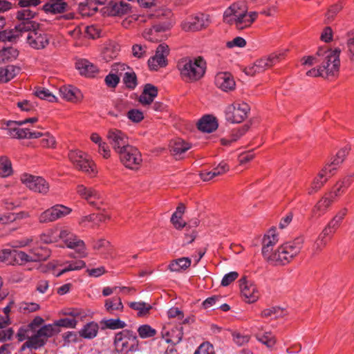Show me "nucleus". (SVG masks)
Wrapping results in <instances>:
<instances>
[{"mask_svg":"<svg viewBox=\"0 0 354 354\" xmlns=\"http://www.w3.org/2000/svg\"><path fill=\"white\" fill-rule=\"evenodd\" d=\"M223 21L234 26L237 30L249 28L258 19L259 12L248 11L244 2H236L230 6L223 13Z\"/></svg>","mask_w":354,"mask_h":354,"instance_id":"nucleus-1","label":"nucleus"},{"mask_svg":"<svg viewBox=\"0 0 354 354\" xmlns=\"http://www.w3.org/2000/svg\"><path fill=\"white\" fill-rule=\"evenodd\" d=\"M57 333V330H56L55 326L48 324L44 325L37 330L20 328L17 333V337L20 342L26 339V342L21 346V351H24L26 348L37 350L44 346L48 338L53 337Z\"/></svg>","mask_w":354,"mask_h":354,"instance_id":"nucleus-2","label":"nucleus"},{"mask_svg":"<svg viewBox=\"0 0 354 354\" xmlns=\"http://www.w3.org/2000/svg\"><path fill=\"white\" fill-rule=\"evenodd\" d=\"M304 243L303 236H298L283 243L274 251L271 263L276 266L288 264L299 254Z\"/></svg>","mask_w":354,"mask_h":354,"instance_id":"nucleus-3","label":"nucleus"},{"mask_svg":"<svg viewBox=\"0 0 354 354\" xmlns=\"http://www.w3.org/2000/svg\"><path fill=\"white\" fill-rule=\"evenodd\" d=\"M178 68L183 80L195 82L204 75L206 62L201 57L186 59L178 62Z\"/></svg>","mask_w":354,"mask_h":354,"instance_id":"nucleus-4","label":"nucleus"},{"mask_svg":"<svg viewBox=\"0 0 354 354\" xmlns=\"http://www.w3.org/2000/svg\"><path fill=\"white\" fill-rule=\"evenodd\" d=\"M68 157L74 167L82 171L91 177H94L97 174L95 164L84 152L78 149L70 150Z\"/></svg>","mask_w":354,"mask_h":354,"instance_id":"nucleus-5","label":"nucleus"},{"mask_svg":"<svg viewBox=\"0 0 354 354\" xmlns=\"http://www.w3.org/2000/svg\"><path fill=\"white\" fill-rule=\"evenodd\" d=\"M115 350L122 354H128L138 349V340L136 334L129 330L118 333L114 339Z\"/></svg>","mask_w":354,"mask_h":354,"instance_id":"nucleus-6","label":"nucleus"},{"mask_svg":"<svg viewBox=\"0 0 354 354\" xmlns=\"http://www.w3.org/2000/svg\"><path fill=\"white\" fill-rule=\"evenodd\" d=\"M339 48L335 50H325L319 48L317 52V57H322L321 66L328 76L333 75L338 72L340 65Z\"/></svg>","mask_w":354,"mask_h":354,"instance_id":"nucleus-7","label":"nucleus"},{"mask_svg":"<svg viewBox=\"0 0 354 354\" xmlns=\"http://www.w3.org/2000/svg\"><path fill=\"white\" fill-rule=\"evenodd\" d=\"M284 53L276 52L268 57H262L249 64L244 68V73L249 76L261 73L278 63L283 57Z\"/></svg>","mask_w":354,"mask_h":354,"instance_id":"nucleus-8","label":"nucleus"},{"mask_svg":"<svg viewBox=\"0 0 354 354\" xmlns=\"http://www.w3.org/2000/svg\"><path fill=\"white\" fill-rule=\"evenodd\" d=\"M59 241H62L66 248L75 250L79 257L84 258L87 256L84 241L80 239L70 229L66 227H60Z\"/></svg>","mask_w":354,"mask_h":354,"instance_id":"nucleus-9","label":"nucleus"},{"mask_svg":"<svg viewBox=\"0 0 354 354\" xmlns=\"http://www.w3.org/2000/svg\"><path fill=\"white\" fill-rule=\"evenodd\" d=\"M50 256V251L46 247H37L29 250L26 253L21 250L15 251L14 266H22L30 262L45 261Z\"/></svg>","mask_w":354,"mask_h":354,"instance_id":"nucleus-10","label":"nucleus"},{"mask_svg":"<svg viewBox=\"0 0 354 354\" xmlns=\"http://www.w3.org/2000/svg\"><path fill=\"white\" fill-rule=\"evenodd\" d=\"M121 162L130 169H138L142 162L140 151L132 145H129L118 153Z\"/></svg>","mask_w":354,"mask_h":354,"instance_id":"nucleus-11","label":"nucleus"},{"mask_svg":"<svg viewBox=\"0 0 354 354\" xmlns=\"http://www.w3.org/2000/svg\"><path fill=\"white\" fill-rule=\"evenodd\" d=\"M250 110L249 104L242 101H236L227 106L225 117L232 123H240L247 117Z\"/></svg>","mask_w":354,"mask_h":354,"instance_id":"nucleus-12","label":"nucleus"},{"mask_svg":"<svg viewBox=\"0 0 354 354\" xmlns=\"http://www.w3.org/2000/svg\"><path fill=\"white\" fill-rule=\"evenodd\" d=\"M71 212V208L57 204L41 212L39 215L38 221L40 223H50L65 217Z\"/></svg>","mask_w":354,"mask_h":354,"instance_id":"nucleus-13","label":"nucleus"},{"mask_svg":"<svg viewBox=\"0 0 354 354\" xmlns=\"http://www.w3.org/2000/svg\"><path fill=\"white\" fill-rule=\"evenodd\" d=\"M77 194L91 206L100 209L104 203L103 195L93 187H86L82 184L76 187Z\"/></svg>","mask_w":354,"mask_h":354,"instance_id":"nucleus-14","label":"nucleus"},{"mask_svg":"<svg viewBox=\"0 0 354 354\" xmlns=\"http://www.w3.org/2000/svg\"><path fill=\"white\" fill-rule=\"evenodd\" d=\"M20 179L24 185L35 192L46 195L49 192V183L43 177L24 174Z\"/></svg>","mask_w":354,"mask_h":354,"instance_id":"nucleus-15","label":"nucleus"},{"mask_svg":"<svg viewBox=\"0 0 354 354\" xmlns=\"http://www.w3.org/2000/svg\"><path fill=\"white\" fill-rule=\"evenodd\" d=\"M183 326L181 323L175 324L172 322L165 324L161 330L162 338L167 343L178 344L183 337Z\"/></svg>","mask_w":354,"mask_h":354,"instance_id":"nucleus-16","label":"nucleus"},{"mask_svg":"<svg viewBox=\"0 0 354 354\" xmlns=\"http://www.w3.org/2000/svg\"><path fill=\"white\" fill-rule=\"evenodd\" d=\"M27 32L26 41L28 45L35 49H43L49 44V36L40 29L31 28Z\"/></svg>","mask_w":354,"mask_h":354,"instance_id":"nucleus-17","label":"nucleus"},{"mask_svg":"<svg viewBox=\"0 0 354 354\" xmlns=\"http://www.w3.org/2000/svg\"><path fill=\"white\" fill-rule=\"evenodd\" d=\"M106 138L118 154L130 145L127 135L117 129H110L107 132Z\"/></svg>","mask_w":354,"mask_h":354,"instance_id":"nucleus-18","label":"nucleus"},{"mask_svg":"<svg viewBox=\"0 0 354 354\" xmlns=\"http://www.w3.org/2000/svg\"><path fill=\"white\" fill-rule=\"evenodd\" d=\"M240 288L242 296L247 303H254L261 296V292L257 284L246 278L240 280Z\"/></svg>","mask_w":354,"mask_h":354,"instance_id":"nucleus-19","label":"nucleus"},{"mask_svg":"<svg viewBox=\"0 0 354 354\" xmlns=\"http://www.w3.org/2000/svg\"><path fill=\"white\" fill-rule=\"evenodd\" d=\"M209 24L210 19L208 15L198 14L185 20L181 27L185 31H197L207 27Z\"/></svg>","mask_w":354,"mask_h":354,"instance_id":"nucleus-20","label":"nucleus"},{"mask_svg":"<svg viewBox=\"0 0 354 354\" xmlns=\"http://www.w3.org/2000/svg\"><path fill=\"white\" fill-rule=\"evenodd\" d=\"M278 241V234L274 228L269 230L263 239L262 254L270 263H272L273 259V247Z\"/></svg>","mask_w":354,"mask_h":354,"instance_id":"nucleus-21","label":"nucleus"},{"mask_svg":"<svg viewBox=\"0 0 354 354\" xmlns=\"http://www.w3.org/2000/svg\"><path fill=\"white\" fill-rule=\"evenodd\" d=\"M32 27L30 23L19 24L15 28L5 30L0 32V41L15 42L21 37L26 31L30 30Z\"/></svg>","mask_w":354,"mask_h":354,"instance_id":"nucleus-22","label":"nucleus"},{"mask_svg":"<svg viewBox=\"0 0 354 354\" xmlns=\"http://www.w3.org/2000/svg\"><path fill=\"white\" fill-rule=\"evenodd\" d=\"M333 169H328V167L324 166L317 176L314 178L310 185L307 187L306 190L308 194L313 195L317 193L328 180L334 175L333 173Z\"/></svg>","mask_w":354,"mask_h":354,"instance_id":"nucleus-23","label":"nucleus"},{"mask_svg":"<svg viewBox=\"0 0 354 354\" xmlns=\"http://www.w3.org/2000/svg\"><path fill=\"white\" fill-rule=\"evenodd\" d=\"M168 55V46L165 44H160L156 49L155 55L148 60L150 69L157 71L158 68L165 66Z\"/></svg>","mask_w":354,"mask_h":354,"instance_id":"nucleus-24","label":"nucleus"},{"mask_svg":"<svg viewBox=\"0 0 354 354\" xmlns=\"http://www.w3.org/2000/svg\"><path fill=\"white\" fill-rule=\"evenodd\" d=\"M57 270H55L54 274L58 277L66 272L83 269L86 267V263L81 259L70 260L63 262L59 261L57 263Z\"/></svg>","mask_w":354,"mask_h":354,"instance_id":"nucleus-25","label":"nucleus"},{"mask_svg":"<svg viewBox=\"0 0 354 354\" xmlns=\"http://www.w3.org/2000/svg\"><path fill=\"white\" fill-rule=\"evenodd\" d=\"M215 84L221 90L228 92L235 88V81L233 76L227 72H220L215 76Z\"/></svg>","mask_w":354,"mask_h":354,"instance_id":"nucleus-26","label":"nucleus"},{"mask_svg":"<svg viewBox=\"0 0 354 354\" xmlns=\"http://www.w3.org/2000/svg\"><path fill=\"white\" fill-rule=\"evenodd\" d=\"M333 233L324 227L312 246L313 255H317L326 246L329 240L331 239Z\"/></svg>","mask_w":354,"mask_h":354,"instance_id":"nucleus-27","label":"nucleus"},{"mask_svg":"<svg viewBox=\"0 0 354 354\" xmlns=\"http://www.w3.org/2000/svg\"><path fill=\"white\" fill-rule=\"evenodd\" d=\"M59 94L63 99L71 102H77L83 97L80 90L71 85L61 86Z\"/></svg>","mask_w":354,"mask_h":354,"instance_id":"nucleus-28","label":"nucleus"},{"mask_svg":"<svg viewBox=\"0 0 354 354\" xmlns=\"http://www.w3.org/2000/svg\"><path fill=\"white\" fill-rule=\"evenodd\" d=\"M334 201L328 194H325L314 206L312 211L313 215L317 217L324 215Z\"/></svg>","mask_w":354,"mask_h":354,"instance_id":"nucleus-29","label":"nucleus"},{"mask_svg":"<svg viewBox=\"0 0 354 354\" xmlns=\"http://www.w3.org/2000/svg\"><path fill=\"white\" fill-rule=\"evenodd\" d=\"M353 182V176H347L342 180L337 182L333 187V189L328 193L330 196L335 201L337 198L342 196L346 190V189L351 185Z\"/></svg>","mask_w":354,"mask_h":354,"instance_id":"nucleus-30","label":"nucleus"},{"mask_svg":"<svg viewBox=\"0 0 354 354\" xmlns=\"http://www.w3.org/2000/svg\"><path fill=\"white\" fill-rule=\"evenodd\" d=\"M350 151L349 147H344L340 149L336 153L335 156L331 158L330 162L325 166L328 167V169H334L333 173L335 174L339 167L340 165L344 161Z\"/></svg>","mask_w":354,"mask_h":354,"instance_id":"nucleus-31","label":"nucleus"},{"mask_svg":"<svg viewBox=\"0 0 354 354\" xmlns=\"http://www.w3.org/2000/svg\"><path fill=\"white\" fill-rule=\"evenodd\" d=\"M157 95V88L151 84H147L139 97V102L143 105H149L153 102Z\"/></svg>","mask_w":354,"mask_h":354,"instance_id":"nucleus-32","label":"nucleus"},{"mask_svg":"<svg viewBox=\"0 0 354 354\" xmlns=\"http://www.w3.org/2000/svg\"><path fill=\"white\" fill-rule=\"evenodd\" d=\"M7 125L8 127L7 134L10 137L17 139L27 138L29 129L17 127L18 125L17 121H8Z\"/></svg>","mask_w":354,"mask_h":354,"instance_id":"nucleus-33","label":"nucleus"},{"mask_svg":"<svg viewBox=\"0 0 354 354\" xmlns=\"http://www.w3.org/2000/svg\"><path fill=\"white\" fill-rule=\"evenodd\" d=\"M198 128L203 132L211 133L218 128V122L215 117L205 115L198 121Z\"/></svg>","mask_w":354,"mask_h":354,"instance_id":"nucleus-34","label":"nucleus"},{"mask_svg":"<svg viewBox=\"0 0 354 354\" xmlns=\"http://www.w3.org/2000/svg\"><path fill=\"white\" fill-rule=\"evenodd\" d=\"M60 227L54 226L44 232L39 236L40 241L46 244L56 243L59 241Z\"/></svg>","mask_w":354,"mask_h":354,"instance_id":"nucleus-35","label":"nucleus"},{"mask_svg":"<svg viewBox=\"0 0 354 354\" xmlns=\"http://www.w3.org/2000/svg\"><path fill=\"white\" fill-rule=\"evenodd\" d=\"M20 71V68L14 65L0 67V83H7L12 80Z\"/></svg>","mask_w":354,"mask_h":354,"instance_id":"nucleus-36","label":"nucleus"},{"mask_svg":"<svg viewBox=\"0 0 354 354\" xmlns=\"http://www.w3.org/2000/svg\"><path fill=\"white\" fill-rule=\"evenodd\" d=\"M120 50V46L115 43H110L106 45L102 53V59L109 62L117 58Z\"/></svg>","mask_w":354,"mask_h":354,"instance_id":"nucleus-37","label":"nucleus"},{"mask_svg":"<svg viewBox=\"0 0 354 354\" xmlns=\"http://www.w3.org/2000/svg\"><path fill=\"white\" fill-rule=\"evenodd\" d=\"M171 151L176 158H180V156L190 149L191 145L180 138L174 140L171 145Z\"/></svg>","mask_w":354,"mask_h":354,"instance_id":"nucleus-38","label":"nucleus"},{"mask_svg":"<svg viewBox=\"0 0 354 354\" xmlns=\"http://www.w3.org/2000/svg\"><path fill=\"white\" fill-rule=\"evenodd\" d=\"M29 8L30 7H28L18 10L16 14V18L19 21H21V24L30 23L32 25V28H34L37 26V24L35 22L31 21V19L35 18L37 12Z\"/></svg>","mask_w":354,"mask_h":354,"instance_id":"nucleus-39","label":"nucleus"},{"mask_svg":"<svg viewBox=\"0 0 354 354\" xmlns=\"http://www.w3.org/2000/svg\"><path fill=\"white\" fill-rule=\"evenodd\" d=\"M348 209L346 207L340 209L333 218L325 226L328 230H330L333 234L336 232L340 226L342 221L347 214Z\"/></svg>","mask_w":354,"mask_h":354,"instance_id":"nucleus-40","label":"nucleus"},{"mask_svg":"<svg viewBox=\"0 0 354 354\" xmlns=\"http://www.w3.org/2000/svg\"><path fill=\"white\" fill-rule=\"evenodd\" d=\"M192 261L189 257H181L171 261L169 269L171 272H180L191 266Z\"/></svg>","mask_w":354,"mask_h":354,"instance_id":"nucleus-41","label":"nucleus"},{"mask_svg":"<svg viewBox=\"0 0 354 354\" xmlns=\"http://www.w3.org/2000/svg\"><path fill=\"white\" fill-rule=\"evenodd\" d=\"M98 330V324L94 322H91L84 325L79 333L82 337L91 339L97 336Z\"/></svg>","mask_w":354,"mask_h":354,"instance_id":"nucleus-42","label":"nucleus"},{"mask_svg":"<svg viewBox=\"0 0 354 354\" xmlns=\"http://www.w3.org/2000/svg\"><path fill=\"white\" fill-rule=\"evenodd\" d=\"M64 314L67 316L72 317L73 319L79 321L84 320L87 317L91 315V311L87 309L80 308H69L65 309Z\"/></svg>","mask_w":354,"mask_h":354,"instance_id":"nucleus-43","label":"nucleus"},{"mask_svg":"<svg viewBox=\"0 0 354 354\" xmlns=\"http://www.w3.org/2000/svg\"><path fill=\"white\" fill-rule=\"evenodd\" d=\"M67 7V3L62 0H57L53 3H46L43 6V10L46 12L57 14L64 12Z\"/></svg>","mask_w":354,"mask_h":354,"instance_id":"nucleus-44","label":"nucleus"},{"mask_svg":"<svg viewBox=\"0 0 354 354\" xmlns=\"http://www.w3.org/2000/svg\"><path fill=\"white\" fill-rule=\"evenodd\" d=\"M185 207L180 204L176 208L171 218V222L177 230H180L186 226V223L182 220L183 214L185 212Z\"/></svg>","mask_w":354,"mask_h":354,"instance_id":"nucleus-45","label":"nucleus"},{"mask_svg":"<svg viewBox=\"0 0 354 354\" xmlns=\"http://www.w3.org/2000/svg\"><path fill=\"white\" fill-rule=\"evenodd\" d=\"M256 339L268 347L272 349L276 344V338L271 332H259L255 335Z\"/></svg>","mask_w":354,"mask_h":354,"instance_id":"nucleus-46","label":"nucleus"},{"mask_svg":"<svg viewBox=\"0 0 354 354\" xmlns=\"http://www.w3.org/2000/svg\"><path fill=\"white\" fill-rule=\"evenodd\" d=\"M104 307L108 313L115 314V312H122L124 306L120 297H113L105 301Z\"/></svg>","mask_w":354,"mask_h":354,"instance_id":"nucleus-47","label":"nucleus"},{"mask_svg":"<svg viewBox=\"0 0 354 354\" xmlns=\"http://www.w3.org/2000/svg\"><path fill=\"white\" fill-rule=\"evenodd\" d=\"M129 306L137 311V315L139 317H143L149 313L150 310L152 308L151 304L144 301H133L129 303Z\"/></svg>","mask_w":354,"mask_h":354,"instance_id":"nucleus-48","label":"nucleus"},{"mask_svg":"<svg viewBox=\"0 0 354 354\" xmlns=\"http://www.w3.org/2000/svg\"><path fill=\"white\" fill-rule=\"evenodd\" d=\"M77 68L82 75L87 77H93L98 73V68L87 61L79 63Z\"/></svg>","mask_w":354,"mask_h":354,"instance_id":"nucleus-49","label":"nucleus"},{"mask_svg":"<svg viewBox=\"0 0 354 354\" xmlns=\"http://www.w3.org/2000/svg\"><path fill=\"white\" fill-rule=\"evenodd\" d=\"M19 55L18 50L13 47H6L0 50V63L11 62Z\"/></svg>","mask_w":354,"mask_h":354,"instance_id":"nucleus-50","label":"nucleus"},{"mask_svg":"<svg viewBox=\"0 0 354 354\" xmlns=\"http://www.w3.org/2000/svg\"><path fill=\"white\" fill-rule=\"evenodd\" d=\"M110 13L112 15H122L128 12L129 10V5L122 1L118 3L113 2V0H112V2L110 1Z\"/></svg>","mask_w":354,"mask_h":354,"instance_id":"nucleus-51","label":"nucleus"},{"mask_svg":"<svg viewBox=\"0 0 354 354\" xmlns=\"http://www.w3.org/2000/svg\"><path fill=\"white\" fill-rule=\"evenodd\" d=\"M171 24H167L164 26L158 25L153 27L152 28L145 29V31L143 32V37L149 41H154L157 40V38L155 36H153L154 33L168 30L171 28Z\"/></svg>","mask_w":354,"mask_h":354,"instance_id":"nucleus-52","label":"nucleus"},{"mask_svg":"<svg viewBox=\"0 0 354 354\" xmlns=\"http://www.w3.org/2000/svg\"><path fill=\"white\" fill-rule=\"evenodd\" d=\"M343 7H344L343 1H339L337 3L330 6L328 8V9L326 13V16H325L326 21L327 23H330L331 21H333L334 20L335 17L337 16V15L343 8Z\"/></svg>","mask_w":354,"mask_h":354,"instance_id":"nucleus-53","label":"nucleus"},{"mask_svg":"<svg viewBox=\"0 0 354 354\" xmlns=\"http://www.w3.org/2000/svg\"><path fill=\"white\" fill-rule=\"evenodd\" d=\"M15 249L4 248L0 250V261L8 265L14 266Z\"/></svg>","mask_w":354,"mask_h":354,"instance_id":"nucleus-54","label":"nucleus"},{"mask_svg":"<svg viewBox=\"0 0 354 354\" xmlns=\"http://www.w3.org/2000/svg\"><path fill=\"white\" fill-rule=\"evenodd\" d=\"M12 173V164L10 160L6 156L0 158V176L8 177Z\"/></svg>","mask_w":354,"mask_h":354,"instance_id":"nucleus-55","label":"nucleus"},{"mask_svg":"<svg viewBox=\"0 0 354 354\" xmlns=\"http://www.w3.org/2000/svg\"><path fill=\"white\" fill-rule=\"evenodd\" d=\"M138 333L142 339L153 337L156 335V330L148 324H143L138 327Z\"/></svg>","mask_w":354,"mask_h":354,"instance_id":"nucleus-56","label":"nucleus"},{"mask_svg":"<svg viewBox=\"0 0 354 354\" xmlns=\"http://www.w3.org/2000/svg\"><path fill=\"white\" fill-rule=\"evenodd\" d=\"M261 317L270 319H276L283 315V310L279 307H271L261 312Z\"/></svg>","mask_w":354,"mask_h":354,"instance_id":"nucleus-57","label":"nucleus"},{"mask_svg":"<svg viewBox=\"0 0 354 354\" xmlns=\"http://www.w3.org/2000/svg\"><path fill=\"white\" fill-rule=\"evenodd\" d=\"M77 324V320H76L75 319H73V317H66L57 320L53 325L55 326V328L57 329V326L68 328H75Z\"/></svg>","mask_w":354,"mask_h":354,"instance_id":"nucleus-58","label":"nucleus"},{"mask_svg":"<svg viewBox=\"0 0 354 354\" xmlns=\"http://www.w3.org/2000/svg\"><path fill=\"white\" fill-rule=\"evenodd\" d=\"M35 95L41 100L53 102L57 100V97L47 88H39L36 90Z\"/></svg>","mask_w":354,"mask_h":354,"instance_id":"nucleus-59","label":"nucleus"},{"mask_svg":"<svg viewBox=\"0 0 354 354\" xmlns=\"http://www.w3.org/2000/svg\"><path fill=\"white\" fill-rule=\"evenodd\" d=\"M104 324L106 328L112 330L124 328L126 326L125 322L120 319H109L104 320Z\"/></svg>","mask_w":354,"mask_h":354,"instance_id":"nucleus-60","label":"nucleus"},{"mask_svg":"<svg viewBox=\"0 0 354 354\" xmlns=\"http://www.w3.org/2000/svg\"><path fill=\"white\" fill-rule=\"evenodd\" d=\"M123 82L127 87L134 88L137 85L136 74L133 72H125Z\"/></svg>","mask_w":354,"mask_h":354,"instance_id":"nucleus-61","label":"nucleus"},{"mask_svg":"<svg viewBox=\"0 0 354 354\" xmlns=\"http://www.w3.org/2000/svg\"><path fill=\"white\" fill-rule=\"evenodd\" d=\"M243 136V133L240 131H234L230 136L229 138H223L221 139V145L224 146H230L232 143L237 141L241 136Z\"/></svg>","mask_w":354,"mask_h":354,"instance_id":"nucleus-62","label":"nucleus"},{"mask_svg":"<svg viewBox=\"0 0 354 354\" xmlns=\"http://www.w3.org/2000/svg\"><path fill=\"white\" fill-rule=\"evenodd\" d=\"M214 348L209 342H203L194 352V354H214Z\"/></svg>","mask_w":354,"mask_h":354,"instance_id":"nucleus-63","label":"nucleus"},{"mask_svg":"<svg viewBox=\"0 0 354 354\" xmlns=\"http://www.w3.org/2000/svg\"><path fill=\"white\" fill-rule=\"evenodd\" d=\"M41 145L44 148H55L56 145L55 138L49 133H45L42 136Z\"/></svg>","mask_w":354,"mask_h":354,"instance_id":"nucleus-64","label":"nucleus"}]
</instances>
